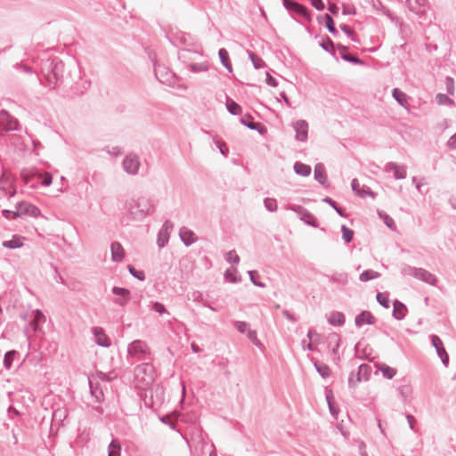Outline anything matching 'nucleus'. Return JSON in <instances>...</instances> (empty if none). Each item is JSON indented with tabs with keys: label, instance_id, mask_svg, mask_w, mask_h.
<instances>
[{
	"label": "nucleus",
	"instance_id": "49",
	"mask_svg": "<svg viewBox=\"0 0 456 456\" xmlns=\"http://www.w3.org/2000/svg\"><path fill=\"white\" fill-rule=\"evenodd\" d=\"M379 217L384 221V224L390 229H395V223L394 219L384 212H379Z\"/></svg>",
	"mask_w": 456,
	"mask_h": 456
},
{
	"label": "nucleus",
	"instance_id": "59",
	"mask_svg": "<svg viewBox=\"0 0 456 456\" xmlns=\"http://www.w3.org/2000/svg\"><path fill=\"white\" fill-rule=\"evenodd\" d=\"M151 310L159 314H164L167 313L166 306L162 303L158 301L152 304Z\"/></svg>",
	"mask_w": 456,
	"mask_h": 456
},
{
	"label": "nucleus",
	"instance_id": "61",
	"mask_svg": "<svg viewBox=\"0 0 456 456\" xmlns=\"http://www.w3.org/2000/svg\"><path fill=\"white\" fill-rule=\"evenodd\" d=\"M248 275H249L251 282L254 285H256L259 288H264L265 286V283L258 281H255V276H259L257 271H255V270L248 271Z\"/></svg>",
	"mask_w": 456,
	"mask_h": 456
},
{
	"label": "nucleus",
	"instance_id": "36",
	"mask_svg": "<svg viewBox=\"0 0 456 456\" xmlns=\"http://www.w3.org/2000/svg\"><path fill=\"white\" fill-rule=\"evenodd\" d=\"M380 276V273L372 270V269H368V270H365L363 271L360 276H359V280L362 282H366V281H371V280H374V279H377Z\"/></svg>",
	"mask_w": 456,
	"mask_h": 456
},
{
	"label": "nucleus",
	"instance_id": "9",
	"mask_svg": "<svg viewBox=\"0 0 456 456\" xmlns=\"http://www.w3.org/2000/svg\"><path fill=\"white\" fill-rule=\"evenodd\" d=\"M328 281L337 286V289L343 291L349 283V275L346 272H334L331 274L322 273Z\"/></svg>",
	"mask_w": 456,
	"mask_h": 456
},
{
	"label": "nucleus",
	"instance_id": "37",
	"mask_svg": "<svg viewBox=\"0 0 456 456\" xmlns=\"http://www.w3.org/2000/svg\"><path fill=\"white\" fill-rule=\"evenodd\" d=\"M325 26L329 32L334 37H338L339 35L338 30L335 27V21L329 13L324 14Z\"/></svg>",
	"mask_w": 456,
	"mask_h": 456
},
{
	"label": "nucleus",
	"instance_id": "44",
	"mask_svg": "<svg viewBox=\"0 0 456 456\" xmlns=\"http://www.w3.org/2000/svg\"><path fill=\"white\" fill-rule=\"evenodd\" d=\"M341 232H342V239L345 240V242L349 243L354 239V231L350 228H348L346 225L343 224L341 226Z\"/></svg>",
	"mask_w": 456,
	"mask_h": 456
},
{
	"label": "nucleus",
	"instance_id": "13",
	"mask_svg": "<svg viewBox=\"0 0 456 456\" xmlns=\"http://www.w3.org/2000/svg\"><path fill=\"white\" fill-rule=\"evenodd\" d=\"M289 209L297 213L300 216V219L304 221L307 225L314 228L319 226L317 218L304 207L300 205H294L290 207Z\"/></svg>",
	"mask_w": 456,
	"mask_h": 456
},
{
	"label": "nucleus",
	"instance_id": "5",
	"mask_svg": "<svg viewBox=\"0 0 456 456\" xmlns=\"http://www.w3.org/2000/svg\"><path fill=\"white\" fill-rule=\"evenodd\" d=\"M135 378L144 387L151 385L155 379V370L151 363L143 362L135 368Z\"/></svg>",
	"mask_w": 456,
	"mask_h": 456
},
{
	"label": "nucleus",
	"instance_id": "42",
	"mask_svg": "<svg viewBox=\"0 0 456 456\" xmlns=\"http://www.w3.org/2000/svg\"><path fill=\"white\" fill-rule=\"evenodd\" d=\"M436 100L440 105H447V106H454L455 102L452 99H451L447 94H437L436 96Z\"/></svg>",
	"mask_w": 456,
	"mask_h": 456
},
{
	"label": "nucleus",
	"instance_id": "8",
	"mask_svg": "<svg viewBox=\"0 0 456 456\" xmlns=\"http://www.w3.org/2000/svg\"><path fill=\"white\" fill-rule=\"evenodd\" d=\"M154 73L156 78L162 84L171 86L175 81V75L165 66L154 63Z\"/></svg>",
	"mask_w": 456,
	"mask_h": 456
},
{
	"label": "nucleus",
	"instance_id": "58",
	"mask_svg": "<svg viewBox=\"0 0 456 456\" xmlns=\"http://www.w3.org/2000/svg\"><path fill=\"white\" fill-rule=\"evenodd\" d=\"M233 325L236 330L242 334L247 331V328L248 327V323L244 321H233Z\"/></svg>",
	"mask_w": 456,
	"mask_h": 456
},
{
	"label": "nucleus",
	"instance_id": "63",
	"mask_svg": "<svg viewBox=\"0 0 456 456\" xmlns=\"http://www.w3.org/2000/svg\"><path fill=\"white\" fill-rule=\"evenodd\" d=\"M9 119H11V114L5 110H0V125L4 126Z\"/></svg>",
	"mask_w": 456,
	"mask_h": 456
},
{
	"label": "nucleus",
	"instance_id": "40",
	"mask_svg": "<svg viewBox=\"0 0 456 456\" xmlns=\"http://www.w3.org/2000/svg\"><path fill=\"white\" fill-rule=\"evenodd\" d=\"M379 369L382 375L387 379H392L396 374V370L387 364H380Z\"/></svg>",
	"mask_w": 456,
	"mask_h": 456
},
{
	"label": "nucleus",
	"instance_id": "54",
	"mask_svg": "<svg viewBox=\"0 0 456 456\" xmlns=\"http://www.w3.org/2000/svg\"><path fill=\"white\" fill-rule=\"evenodd\" d=\"M225 260L230 264L238 265L240 263V256L236 254L235 250H230L225 254Z\"/></svg>",
	"mask_w": 456,
	"mask_h": 456
},
{
	"label": "nucleus",
	"instance_id": "14",
	"mask_svg": "<svg viewBox=\"0 0 456 456\" xmlns=\"http://www.w3.org/2000/svg\"><path fill=\"white\" fill-rule=\"evenodd\" d=\"M432 346L435 347L437 355L442 361V363L444 367H447L449 364V355L444 346L442 339L437 335L430 336Z\"/></svg>",
	"mask_w": 456,
	"mask_h": 456
},
{
	"label": "nucleus",
	"instance_id": "50",
	"mask_svg": "<svg viewBox=\"0 0 456 456\" xmlns=\"http://www.w3.org/2000/svg\"><path fill=\"white\" fill-rule=\"evenodd\" d=\"M248 57L251 60L253 66L256 69H261L265 66V61L259 58L256 54H255L253 52L248 53Z\"/></svg>",
	"mask_w": 456,
	"mask_h": 456
},
{
	"label": "nucleus",
	"instance_id": "22",
	"mask_svg": "<svg viewBox=\"0 0 456 456\" xmlns=\"http://www.w3.org/2000/svg\"><path fill=\"white\" fill-rule=\"evenodd\" d=\"M426 4L427 0H406V5L408 9L411 12L419 16L425 12Z\"/></svg>",
	"mask_w": 456,
	"mask_h": 456
},
{
	"label": "nucleus",
	"instance_id": "17",
	"mask_svg": "<svg viewBox=\"0 0 456 456\" xmlns=\"http://www.w3.org/2000/svg\"><path fill=\"white\" fill-rule=\"evenodd\" d=\"M337 48L339 52V57L343 61L355 65L366 66V62L363 60L360 59L356 55H352L348 53L349 48L347 46L341 44H338Z\"/></svg>",
	"mask_w": 456,
	"mask_h": 456
},
{
	"label": "nucleus",
	"instance_id": "53",
	"mask_svg": "<svg viewBox=\"0 0 456 456\" xmlns=\"http://www.w3.org/2000/svg\"><path fill=\"white\" fill-rule=\"evenodd\" d=\"M315 369L322 378H327L330 375V370L326 364L314 363Z\"/></svg>",
	"mask_w": 456,
	"mask_h": 456
},
{
	"label": "nucleus",
	"instance_id": "26",
	"mask_svg": "<svg viewBox=\"0 0 456 456\" xmlns=\"http://www.w3.org/2000/svg\"><path fill=\"white\" fill-rule=\"evenodd\" d=\"M179 236L185 246H191L197 240L194 232L184 226L180 229Z\"/></svg>",
	"mask_w": 456,
	"mask_h": 456
},
{
	"label": "nucleus",
	"instance_id": "56",
	"mask_svg": "<svg viewBox=\"0 0 456 456\" xmlns=\"http://www.w3.org/2000/svg\"><path fill=\"white\" fill-rule=\"evenodd\" d=\"M358 196H360L361 198H365L367 196H370V198L375 199L377 196V193L372 191L370 187L364 185L361 189V191Z\"/></svg>",
	"mask_w": 456,
	"mask_h": 456
},
{
	"label": "nucleus",
	"instance_id": "31",
	"mask_svg": "<svg viewBox=\"0 0 456 456\" xmlns=\"http://www.w3.org/2000/svg\"><path fill=\"white\" fill-rule=\"evenodd\" d=\"M14 184V180L10 174L3 173L0 176V191L7 192Z\"/></svg>",
	"mask_w": 456,
	"mask_h": 456
},
{
	"label": "nucleus",
	"instance_id": "1",
	"mask_svg": "<svg viewBox=\"0 0 456 456\" xmlns=\"http://www.w3.org/2000/svg\"><path fill=\"white\" fill-rule=\"evenodd\" d=\"M77 67L66 69L63 61L57 56L49 57L41 61V84L45 86L55 89L61 86L72 87L79 77Z\"/></svg>",
	"mask_w": 456,
	"mask_h": 456
},
{
	"label": "nucleus",
	"instance_id": "52",
	"mask_svg": "<svg viewBox=\"0 0 456 456\" xmlns=\"http://www.w3.org/2000/svg\"><path fill=\"white\" fill-rule=\"evenodd\" d=\"M330 343H334V346L332 348V353L334 354H338V349L340 346V341H341V338L339 337L338 334L337 333H333L330 336Z\"/></svg>",
	"mask_w": 456,
	"mask_h": 456
},
{
	"label": "nucleus",
	"instance_id": "55",
	"mask_svg": "<svg viewBox=\"0 0 456 456\" xmlns=\"http://www.w3.org/2000/svg\"><path fill=\"white\" fill-rule=\"evenodd\" d=\"M190 69L194 73H199L207 71L208 69V66L206 63H191Z\"/></svg>",
	"mask_w": 456,
	"mask_h": 456
},
{
	"label": "nucleus",
	"instance_id": "48",
	"mask_svg": "<svg viewBox=\"0 0 456 456\" xmlns=\"http://www.w3.org/2000/svg\"><path fill=\"white\" fill-rule=\"evenodd\" d=\"M264 205L269 212H275L278 208L277 201L273 198H265L264 200Z\"/></svg>",
	"mask_w": 456,
	"mask_h": 456
},
{
	"label": "nucleus",
	"instance_id": "45",
	"mask_svg": "<svg viewBox=\"0 0 456 456\" xmlns=\"http://www.w3.org/2000/svg\"><path fill=\"white\" fill-rule=\"evenodd\" d=\"M247 338L258 348H263V343L258 339L256 331L254 330H248L247 331Z\"/></svg>",
	"mask_w": 456,
	"mask_h": 456
},
{
	"label": "nucleus",
	"instance_id": "32",
	"mask_svg": "<svg viewBox=\"0 0 456 456\" xmlns=\"http://www.w3.org/2000/svg\"><path fill=\"white\" fill-rule=\"evenodd\" d=\"M2 245L4 248L10 249L20 248L23 246L22 237L20 235H13L11 240H4Z\"/></svg>",
	"mask_w": 456,
	"mask_h": 456
},
{
	"label": "nucleus",
	"instance_id": "25",
	"mask_svg": "<svg viewBox=\"0 0 456 456\" xmlns=\"http://www.w3.org/2000/svg\"><path fill=\"white\" fill-rule=\"evenodd\" d=\"M111 260L113 262H122L125 257V250L118 241H114L110 245Z\"/></svg>",
	"mask_w": 456,
	"mask_h": 456
},
{
	"label": "nucleus",
	"instance_id": "2",
	"mask_svg": "<svg viewBox=\"0 0 456 456\" xmlns=\"http://www.w3.org/2000/svg\"><path fill=\"white\" fill-rule=\"evenodd\" d=\"M127 219L129 221H142L147 216L152 215L156 208L154 200L140 197L126 202Z\"/></svg>",
	"mask_w": 456,
	"mask_h": 456
},
{
	"label": "nucleus",
	"instance_id": "47",
	"mask_svg": "<svg viewBox=\"0 0 456 456\" xmlns=\"http://www.w3.org/2000/svg\"><path fill=\"white\" fill-rule=\"evenodd\" d=\"M129 273L134 277L135 279L142 281L145 280V273L143 271H139L134 268L132 265H128L127 266Z\"/></svg>",
	"mask_w": 456,
	"mask_h": 456
},
{
	"label": "nucleus",
	"instance_id": "43",
	"mask_svg": "<svg viewBox=\"0 0 456 456\" xmlns=\"http://www.w3.org/2000/svg\"><path fill=\"white\" fill-rule=\"evenodd\" d=\"M169 240V234L165 231H159L158 232V238H157V244L158 246L162 248L166 247V245L168 243Z\"/></svg>",
	"mask_w": 456,
	"mask_h": 456
},
{
	"label": "nucleus",
	"instance_id": "60",
	"mask_svg": "<svg viewBox=\"0 0 456 456\" xmlns=\"http://www.w3.org/2000/svg\"><path fill=\"white\" fill-rule=\"evenodd\" d=\"M326 400H327V403L329 405L330 414L332 416L336 417V415L338 414V411H336V409L332 403V401H331L332 400L331 391L326 392Z\"/></svg>",
	"mask_w": 456,
	"mask_h": 456
},
{
	"label": "nucleus",
	"instance_id": "28",
	"mask_svg": "<svg viewBox=\"0 0 456 456\" xmlns=\"http://www.w3.org/2000/svg\"><path fill=\"white\" fill-rule=\"evenodd\" d=\"M319 45L324 51L330 53L336 59V61H338V57L337 56L338 48L334 42L328 36H326Z\"/></svg>",
	"mask_w": 456,
	"mask_h": 456
},
{
	"label": "nucleus",
	"instance_id": "12",
	"mask_svg": "<svg viewBox=\"0 0 456 456\" xmlns=\"http://www.w3.org/2000/svg\"><path fill=\"white\" fill-rule=\"evenodd\" d=\"M122 166L125 172L127 173L128 175H137L141 166L138 155L134 153L127 154L123 159Z\"/></svg>",
	"mask_w": 456,
	"mask_h": 456
},
{
	"label": "nucleus",
	"instance_id": "18",
	"mask_svg": "<svg viewBox=\"0 0 456 456\" xmlns=\"http://www.w3.org/2000/svg\"><path fill=\"white\" fill-rule=\"evenodd\" d=\"M111 291L114 295L118 296V297L114 299V303L120 306L126 305L131 299V292L126 288L114 286Z\"/></svg>",
	"mask_w": 456,
	"mask_h": 456
},
{
	"label": "nucleus",
	"instance_id": "46",
	"mask_svg": "<svg viewBox=\"0 0 456 456\" xmlns=\"http://www.w3.org/2000/svg\"><path fill=\"white\" fill-rule=\"evenodd\" d=\"M378 303L382 305L384 308H389L390 307V301L388 298V295L387 293L383 292H378L376 296Z\"/></svg>",
	"mask_w": 456,
	"mask_h": 456
},
{
	"label": "nucleus",
	"instance_id": "19",
	"mask_svg": "<svg viewBox=\"0 0 456 456\" xmlns=\"http://www.w3.org/2000/svg\"><path fill=\"white\" fill-rule=\"evenodd\" d=\"M376 322V318L370 311H362L355 316L354 323L358 328L362 327L365 324L373 325Z\"/></svg>",
	"mask_w": 456,
	"mask_h": 456
},
{
	"label": "nucleus",
	"instance_id": "35",
	"mask_svg": "<svg viewBox=\"0 0 456 456\" xmlns=\"http://www.w3.org/2000/svg\"><path fill=\"white\" fill-rule=\"evenodd\" d=\"M225 105L228 112L232 115H239L242 111L240 105L228 96L226 97Z\"/></svg>",
	"mask_w": 456,
	"mask_h": 456
},
{
	"label": "nucleus",
	"instance_id": "57",
	"mask_svg": "<svg viewBox=\"0 0 456 456\" xmlns=\"http://www.w3.org/2000/svg\"><path fill=\"white\" fill-rule=\"evenodd\" d=\"M339 28L345 34H346L351 38L352 41H357L353 29L349 26H347L346 24H340Z\"/></svg>",
	"mask_w": 456,
	"mask_h": 456
},
{
	"label": "nucleus",
	"instance_id": "38",
	"mask_svg": "<svg viewBox=\"0 0 456 456\" xmlns=\"http://www.w3.org/2000/svg\"><path fill=\"white\" fill-rule=\"evenodd\" d=\"M18 354L16 350H10L4 354V366L6 370H10L12 366L15 356Z\"/></svg>",
	"mask_w": 456,
	"mask_h": 456
},
{
	"label": "nucleus",
	"instance_id": "51",
	"mask_svg": "<svg viewBox=\"0 0 456 456\" xmlns=\"http://www.w3.org/2000/svg\"><path fill=\"white\" fill-rule=\"evenodd\" d=\"M5 130H13V131H19L20 130V125L17 118L11 116V119H9L6 122V125L4 126Z\"/></svg>",
	"mask_w": 456,
	"mask_h": 456
},
{
	"label": "nucleus",
	"instance_id": "4",
	"mask_svg": "<svg viewBox=\"0 0 456 456\" xmlns=\"http://www.w3.org/2000/svg\"><path fill=\"white\" fill-rule=\"evenodd\" d=\"M20 178H21L22 182L24 183V184L28 185L32 189L37 188V184L29 183L30 181L36 176L38 178H42V181H41L42 186L47 187V186L51 185L53 183V177H52L51 174L45 173L43 175L37 169H26L25 168L20 171Z\"/></svg>",
	"mask_w": 456,
	"mask_h": 456
},
{
	"label": "nucleus",
	"instance_id": "64",
	"mask_svg": "<svg viewBox=\"0 0 456 456\" xmlns=\"http://www.w3.org/2000/svg\"><path fill=\"white\" fill-rule=\"evenodd\" d=\"M447 146L451 150H456V133L449 138Z\"/></svg>",
	"mask_w": 456,
	"mask_h": 456
},
{
	"label": "nucleus",
	"instance_id": "21",
	"mask_svg": "<svg viewBox=\"0 0 456 456\" xmlns=\"http://www.w3.org/2000/svg\"><path fill=\"white\" fill-rule=\"evenodd\" d=\"M92 332L94 336V342L102 347H109L110 346V338L105 334L104 330L101 327H94Z\"/></svg>",
	"mask_w": 456,
	"mask_h": 456
},
{
	"label": "nucleus",
	"instance_id": "24",
	"mask_svg": "<svg viewBox=\"0 0 456 456\" xmlns=\"http://www.w3.org/2000/svg\"><path fill=\"white\" fill-rule=\"evenodd\" d=\"M393 313L392 315L395 319L401 321L403 320L406 316V314L408 312L407 306L403 302L395 299L393 302Z\"/></svg>",
	"mask_w": 456,
	"mask_h": 456
},
{
	"label": "nucleus",
	"instance_id": "16",
	"mask_svg": "<svg viewBox=\"0 0 456 456\" xmlns=\"http://www.w3.org/2000/svg\"><path fill=\"white\" fill-rule=\"evenodd\" d=\"M296 140L305 142L308 139V123L305 119H298L293 123Z\"/></svg>",
	"mask_w": 456,
	"mask_h": 456
},
{
	"label": "nucleus",
	"instance_id": "11",
	"mask_svg": "<svg viewBox=\"0 0 456 456\" xmlns=\"http://www.w3.org/2000/svg\"><path fill=\"white\" fill-rule=\"evenodd\" d=\"M286 10L295 12L307 20H311L310 10L295 0H282Z\"/></svg>",
	"mask_w": 456,
	"mask_h": 456
},
{
	"label": "nucleus",
	"instance_id": "34",
	"mask_svg": "<svg viewBox=\"0 0 456 456\" xmlns=\"http://www.w3.org/2000/svg\"><path fill=\"white\" fill-rule=\"evenodd\" d=\"M293 168L297 175L305 177L310 175L312 171V168L309 165L304 164L299 161L295 162Z\"/></svg>",
	"mask_w": 456,
	"mask_h": 456
},
{
	"label": "nucleus",
	"instance_id": "33",
	"mask_svg": "<svg viewBox=\"0 0 456 456\" xmlns=\"http://www.w3.org/2000/svg\"><path fill=\"white\" fill-rule=\"evenodd\" d=\"M218 56L222 65L229 71L232 72V66L230 61L229 53L226 49L221 48L218 51Z\"/></svg>",
	"mask_w": 456,
	"mask_h": 456
},
{
	"label": "nucleus",
	"instance_id": "29",
	"mask_svg": "<svg viewBox=\"0 0 456 456\" xmlns=\"http://www.w3.org/2000/svg\"><path fill=\"white\" fill-rule=\"evenodd\" d=\"M328 322L332 326H342L346 322L345 314L341 312L334 311L330 314Z\"/></svg>",
	"mask_w": 456,
	"mask_h": 456
},
{
	"label": "nucleus",
	"instance_id": "62",
	"mask_svg": "<svg viewBox=\"0 0 456 456\" xmlns=\"http://www.w3.org/2000/svg\"><path fill=\"white\" fill-rule=\"evenodd\" d=\"M446 91L448 94H454V81L451 77H446Z\"/></svg>",
	"mask_w": 456,
	"mask_h": 456
},
{
	"label": "nucleus",
	"instance_id": "6",
	"mask_svg": "<svg viewBox=\"0 0 456 456\" xmlns=\"http://www.w3.org/2000/svg\"><path fill=\"white\" fill-rule=\"evenodd\" d=\"M45 321V316L41 310L37 309L32 312V319L24 329V334L28 340V346H30L31 335L41 330L40 325Z\"/></svg>",
	"mask_w": 456,
	"mask_h": 456
},
{
	"label": "nucleus",
	"instance_id": "3",
	"mask_svg": "<svg viewBox=\"0 0 456 456\" xmlns=\"http://www.w3.org/2000/svg\"><path fill=\"white\" fill-rule=\"evenodd\" d=\"M127 354L129 357L137 361H147L151 359V349L147 343L141 339H136L128 344Z\"/></svg>",
	"mask_w": 456,
	"mask_h": 456
},
{
	"label": "nucleus",
	"instance_id": "39",
	"mask_svg": "<svg viewBox=\"0 0 456 456\" xmlns=\"http://www.w3.org/2000/svg\"><path fill=\"white\" fill-rule=\"evenodd\" d=\"M322 201L329 204L340 216H346L345 209L338 207V203L331 198L326 196L322 200Z\"/></svg>",
	"mask_w": 456,
	"mask_h": 456
},
{
	"label": "nucleus",
	"instance_id": "15",
	"mask_svg": "<svg viewBox=\"0 0 456 456\" xmlns=\"http://www.w3.org/2000/svg\"><path fill=\"white\" fill-rule=\"evenodd\" d=\"M16 208H20L22 217L31 216L38 217L41 216V210L34 204L21 200L15 205Z\"/></svg>",
	"mask_w": 456,
	"mask_h": 456
},
{
	"label": "nucleus",
	"instance_id": "27",
	"mask_svg": "<svg viewBox=\"0 0 456 456\" xmlns=\"http://www.w3.org/2000/svg\"><path fill=\"white\" fill-rule=\"evenodd\" d=\"M387 172H393L395 179H404L406 177V169L403 167H399L395 162H388L385 166Z\"/></svg>",
	"mask_w": 456,
	"mask_h": 456
},
{
	"label": "nucleus",
	"instance_id": "10",
	"mask_svg": "<svg viewBox=\"0 0 456 456\" xmlns=\"http://www.w3.org/2000/svg\"><path fill=\"white\" fill-rule=\"evenodd\" d=\"M409 270V274L414 278L432 286L436 285L437 278L426 269L410 266Z\"/></svg>",
	"mask_w": 456,
	"mask_h": 456
},
{
	"label": "nucleus",
	"instance_id": "23",
	"mask_svg": "<svg viewBox=\"0 0 456 456\" xmlns=\"http://www.w3.org/2000/svg\"><path fill=\"white\" fill-rule=\"evenodd\" d=\"M314 179L321 183L322 186L327 187L329 186L328 183V177L325 171V167L322 163H317L314 167Z\"/></svg>",
	"mask_w": 456,
	"mask_h": 456
},
{
	"label": "nucleus",
	"instance_id": "30",
	"mask_svg": "<svg viewBox=\"0 0 456 456\" xmlns=\"http://www.w3.org/2000/svg\"><path fill=\"white\" fill-rule=\"evenodd\" d=\"M392 96L400 106L408 109V95L401 89L394 88L392 91Z\"/></svg>",
	"mask_w": 456,
	"mask_h": 456
},
{
	"label": "nucleus",
	"instance_id": "7",
	"mask_svg": "<svg viewBox=\"0 0 456 456\" xmlns=\"http://www.w3.org/2000/svg\"><path fill=\"white\" fill-rule=\"evenodd\" d=\"M371 366L366 363L360 364L357 372L352 371L348 378V387L350 388L356 387L357 384L362 381H367L371 374Z\"/></svg>",
	"mask_w": 456,
	"mask_h": 456
},
{
	"label": "nucleus",
	"instance_id": "20",
	"mask_svg": "<svg viewBox=\"0 0 456 456\" xmlns=\"http://www.w3.org/2000/svg\"><path fill=\"white\" fill-rule=\"evenodd\" d=\"M240 123L246 127L251 130H256L260 134H264L266 130L263 124L254 122V118L250 114H245L241 117Z\"/></svg>",
	"mask_w": 456,
	"mask_h": 456
},
{
	"label": "nucleus",
	"instance_id": "41",
	"mask_svg": "<svg viewBox=\"0 0 456 456\" xmlns=\"http://www.w3.org/2000/svg\"><path fill=\"white\" fill-rule=\"evenodd\" d=\"M120 444L113 439L108 447V456H120Z\"/></svg>",
	"mask_w": 456,
	"mask_h": 456
}]
</instances>
